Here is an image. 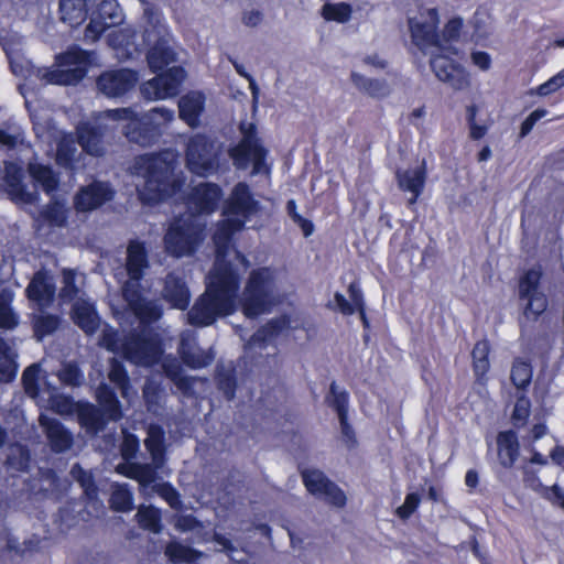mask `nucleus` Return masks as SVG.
Returning a JSON list of instances; mask_svg holds the SVG:
<instances>
[{
	"mask_svg": "<svg viewBox=\"0 0 564 564\" xmlns=\"http://www.w3.org/2000/svg\"><path fill=\"white\" fill-rule=\"evenodd\" d=\"M245 220L229 219L217 236V258L205 281V291L196 299L187 313L188 324L207 327L219 318L235 314L238 310L246 318L256 319L272 312L276 305L275 276L269 267L252 269L239 294L241 275L239 270L223 254L220 240L225 245L234 229H241Z\"/></svg>",
	"mask_w": 564,
	"mask_h": 564,
	"instance_id": "1",
	"label": "nucleus"
},
{
	"mask_svg": "<svg viewBox=\"0 0 564 564\" xmlns=\"http://www.w3.org/2000/svg\"><path fill=\"white\" fill-rule=\"evenodd\" d=\"M144 184L138 196L142 204L154 206L178 194L185 185L182 173L176 174V155L163 150L141 155L137 162Z\"/></svg>",
	"mask_w": 564,
	"mask_h": 564,
	"instance_id": "2",
	"label": "nucleus"
},
{
	"mask_svg": "<svg viewBox=\"0 0 564 564\" xmlns=\"http://www.w3.org/2000/svg\"><path fill=\"white\" fill-rule=\"evenodd\" d=\"M107 118L113 121H124L122 133L129 142L141 147H151L161 135L160 123L173 120L174 111L164 107H155L148 113L139 116L132 108H116L107 110Z\"/></svg>",
	"mask_w": 564,
	"mask_h": 564,
	"instance_id": "3",
	"label": "nucleus"
},
{
	"mask_svg": "<svg viewBox=\"0 0 564 564\" xmlns=\"http://www.w3.org/2000/svg\"><path fill=\"white\" fill-rule=\"evenodd\" d=\"M205 230L206 225L193 214L174 216L163 236L164 251L175 259L194 256L205 239Z\"/></svg>",
	"mask_w": 564,
	"mask_h": 564,
	"instance_id": "4",
	"label": "nucleus"
},
{
	"mask_svg": "<svg viewBox=\"0 0 564 564\" xmlns=\"http://www.w3.org/2000/svg\"><path fill=\"white\" fill-rule=\"evenodd\" d=\"M543 270L540 265L523 270L517 280V299L521 308L520 325L543 319L550 301L542 288Z\"/></svg>",
	"mask_w": 564,
	"mask_h": 564,
	"instance_id": "5",
	"label": "nucleus"
},
{
	"mask_svg": "<svg viewBox=\"0 0 564 564\" xmlns=\"http://www.w3.org/2000/svg\"><path fill=\"white\" fill-rule=\"evenodd\" d=\"M144 446L150 453L152 463H120L117 471L132 480H135L140 488L147 489L158 479V469L165 462V436L160 425H151Z\"/></svg>",
	"mask_w": 564,
	"mask_h": 564,
	"instance_id": "6",
	"label": "nucleus"
},
{
	"mask_svg": "<svg viewBox=\"0 0 564 564\" xmlns=\"http://www.w3.org/2000/svg\"><path fill=\"white\" fill-rule=\"evenodd\" d=\"M241 139L228 151L234 165L237 169H246L252 164V175L269 173L267 164L268 150L258 135V129L253 122H241L239 124Z\"/></svg>",
	"mask_w": 564,
	"mask_h": 564,
	"instance_id": "7",
	"label": "nucleus"
},
{
	"mask_svg": "<svg viewBox=\"0 0 564 564\" xmlns=\"http://www.w3.org/2000/svg\"><path fill=\"white\" fill-rule=\"evenodd\" d=\"M122 356L138 366L156 365L164 352L163 341L153 329L133 330L121 344Z\"/></svg>",
	"mask_w": 564,
	"mask_h": 564,
	"instance_id": "8",
	"label": "nucleus"
},
{
	"mask_svg": "<svg viewBox=\"0 0 564 564\" xmlns=\"http://www.w3.org/2000/svg\"><path fill=\"white\" fill-rule=\"evenodd\" d=\"M59 68L46 74L48 83L55 85H76L87 75L90 65V53L79 46H73L56 55Z\"/></svg>",
	"mask_w": 564,
	"mask_h": 564,
	"instance_id": "9",
	"label": "nucleus"
},
{
	"mask_svg": "<svg viewBox=\"0 0 564 564\" xmlns=\"http://www.w3.org/2000/svg\"><path fill=\"white\" fill-rule=\"evenodd\" d=\"M185 163L188 171L197 176L215 172L218 165L215 140L205 133L192 135L186 143Z\"/></svg>",
	"mask_w": 564,
	"mask_h": 564,
	"instance_id": "10",
	"label": "nucleus"
},
{
	"mask_svg": "<svg viewBox=\"0 0 564 564\" xmlns=\"http://www.w3.org/2000/svg\"><path fill=\"white\" fill-rule=\"evenodd\" d=\"M300 475L306 490L316 498H323L330 506L343 508L347 503L344 490L330 480L322 470L304 468Z\"/></svg>",
	"mask_w": 564,
	"mask_h": 564,
	"instance_id": "11",
	"label": "nucleus"
},
{
	"mask_svg": "<svg viewBox=\"0 0 564 564\" xmlns=\"http://www.w3.org/2000/svg\"><path fill=\"white\" fill-rule=\"evenodd\" d=\"M124 21V14L117 0H102L97 4L85 29V37L98 41L110 28L118 26Z\"/></svg>",
	"mask_w": 564,
	"mask_h": 564,
	"instance_id": "12",
	"label": "nucleus"
},
{
	"mask_svg": "<svg viewBox=\"0 0 564 564\" xmlns=\"http://www.w3.org/2000/svg\"><path fill=\"white\" fill-rule=\"evenodd\" d=\"M424 20L410 18L408 21L412 43L420 50L441 47L438 33L440 13L437 8H430L421 13Z\"/></svg>",
	"mask_w": 564,
	"mask_h": 564,
	"instance_id": "13",
	"label": "nucleus"
},
{
	"mask_svg": "<svg viewBox=\"0 0 564 564\" xmlns=\"http://www.w3.org/2000/svg\"><path fill=\"white\" fill-rule=\"evenodd\" d=\"M139 82L137 70L117 68L102 72L96 79L98 90L109 98H119L134 89Z\"/></svg>",
	"mask_w": 564,
	"mask_h": 564,
	"instance_id": "14",
	"label": "nucleus"
},
{
	"mask_svg": "<svg viewBox=\"0 0 564 564\" xmlns=\"http://www.w3.org/2000/svg\"><path fill=\"white\" fill-rule=\"evenodd\" d=\"M155 74V77L143 83L141 87L142 95L151 100L175 96L185 78V70L182 66H173Z\"/></svg>",
	"mask_w": 564,
	"mask_h": 564,
	"instance_id": "15",
	"label": "nucleus"
},
{
	"mask_svg": "<svg viewBox=\"0 0 564 564\" xmlns=\"http://www.w3.org/2000/svg\"><path fill=\"white\" fill-rule=\"evenodd\" d=\"M430 66L436 78L454 90H465L470 86V75L466 68L444 54H435L430 59Z\"/></svg>",
	"mask_w": 564,
	"mask_h": 564,
	"instance_id": "16",
	"label": "nucleus"
},
{
	"mask_svg": "<svg viewBox=\"0 0 564 564\" xmlns=\"http://www.w3.org/2000/svg\"><path fill=\"white\" fill-rule=\"evenodd\" d=\"M221 197L223 189L218 184L203 182L191 188L184 202L193 215H209L218 208Z\"/></svg>",
	"mask_w": 564,
	"mask_h": 564,
	"instance_id": "17",
	"label": "nucleus"
},
{
	"mask_svg": "<svg viewBox=\"0 0 564 564\" xmlns=\"http://www.w3.org/2000/svg\"><path fill=\"white\" fill-rule=\"evenodd\" d=\"M62 404L67 412L75 406L77 421L88 435L97 436L109 423L102 410L88 401L74 402L72 398L65 397Z\"/></svg>",
	"mask_w": 564,
	"mask_h": 564,
	"instance_id": "18",
	"label": "nucleus"
},
{
	"mask_svg": "<svg viewBox=\"0 0 564 564\" xmlns=\"http://www.w3.org/2000/svg\"><path fill=\"white\" fill-rule=\"evenodd\" d=\"M116 192L108 182L93 181L82 186L74 196V207L79 213L98 209L115 198Z\"/></svg>",
	"mask_w": 564,
	"mask_h": 564,
	"instance_id": "19",
	"label": "nucleus"
},
{
	"mask_svg": "<svg viewBox=\"0 0 564 564\" xmlns=\"http://www.w3.org/2000/svg\"><path fill=\"white\" fill-rule=\"evenodd\" d=\"M326 403L332 406L339 420L341 434L348 448H355L358 444L356 433L348 422L349 394L346 390H338V386L333 381L329 386V393L325 398Z\"/></svg>",
	"mask_w": 564,
	"mask_h": 564,
	"instance_id": "20",
	"label": "nucleus"
},
{
	"mask_svg": "<svg viewBox=\"0 0 564 564\" xmlns=\"http://www.w3.org/2000/svg\"><path fill=\"white\" fill-rule=\"evenodd\" d=\"M347 292L350 297V302L340 292H335L334 294V302L336 303L338 311L346 316L358 313L362 327L365 329H369L370 321L367 316L365 296L359 281L354 280L350 282Z\"/></svg>",
	"mask_w": 564,
	"mask_h": 564,
	"instance_id": "21",
	"label": "nucleus"
},
{
	"mask_svg": "<svg viewBox=\"0 0 564 564\" xmlns=\"http://www.w3.org/2000/svg\"><path fill=\"white\" fill-rule=\"evenodd\" d=\"M23 177L22 167L15 163H9L3 176L4 189L13 203L33 204L37 200V194L26 189Z\"/></svg>",
	"mask_w": 564,
	"mask_h": 564,
	"instance_id": "22",
	"label": "nucleus"
},
{
	"mask_svg": "<svg viewBox=\"0 0 564 564\" xmlns=\"http://www.w3.org/2000/svg\"><path fill=\"white\" fill-rule=\"evenodd\" d=\"M259 209L260 203L253 198L249 185L243 182L238 183L234 187L225 206L227 214L241 216L243 218H249L251 215L258 213Z\"/></svg>",
	"mask_w": 564,
	"mask_h": 564,
	"instance_id": "23",
	"label": "nucleus"
},
{
	"mask_svg": "<svg viewBox=\"0 0 564 564\" xmlns=\"http://www.w3.org/2000/svg\"><path fill=\"white\" fill-rule=\"evenodd\" d=\"M149 268V251L147 243L138 238L130 239L126 251V271L128 278L142 280Z\"/></svg>",
	"mask_w": 564,
	"mask_h": 564,
	"instance_id": "24",
	"label": "nucleus"
},
{
	"mask_svg": "<svg viewBox=\"0 0 564 564\" xmlns=\"http://www.w3.org/2000/svg\"><path fill=\"white\" fill-rule=\"evenodd\" d=\"M56 286L52 276L44 269L33 274L25 289L26 297L41 306L50 305L55 297Z\"/></svg>",
	"mask_w": 564,
	"mask_h": 564,
	"instance_id": "25",
	"label": "nucleus"
},
{
	"mask_svg": "<svg viewBox=\"0 0 564 564\" xmlns=\"http://www.w3.org/2000/svg\"><path fill=\"white\" fill-rule=\"evenodd\" d=\"M40 424L43 427L51 449L54 453H64L72 447L74 443L73 434L59 420L41 416Z\"/></svg>",
	"mask_w": 564,
	"mask_h": 564,
	"instance_id": "26",
	"label": "nucleus"
},
{
	"mask_svg": "<svg viewBox=\"0 0 564 564\" xmlns=\"http://www.w3.org/2000/svg\"><path fill=\"white\" fill-rule=\"evenodd\" d=\"M162 296L171 307L182 311L188 307L191 301V292L186 282L172 272L164 279Z\"/></svg>",
	"mask_w": 564,
	"mask_h": 564,
	"instance_id": "27",
	"label": "nucleus"
},
{
	"mask_svg": "<svg viewBox=\"0 0 564 564\" xmlns=\"http://www.w3.org/2000/svg\"><path fill=\"white\" fill-rule=\"evenodd\" d=\"M499 464L505 469H511L520 456V444L513 430L500 431L496 437Z\"/></svg>",
	"mask_w": 564,
	"mask_h": 564,
	"instance_id": "28",
	"label": "nucleus"
},
{
	"mask_svg": "<svg viewBox=\"0 0 564 564\" xmlns=\"http://www.w3.org/2000/svg\"><path fill=\"white\" fill-rule=\"evenodd\" d=\"M397 180L399 188L403 192H409L412 195L408 199V206L414 205L425 187L426 167L423 164L413 170L398 172Z\"/></svg>",
	"mask_w": 564,
	"mask_h": 564,
	"instance_id": "29",
	"label": "nucleus"
},
{
	"mask_svg": "<svg viewBox=\"0 0 564 564\" xmlns=\"http://www.w3.org/2000/svg\"><path fill=\"white\" fill-rule=\"evenodd\" d=\"M98 408L102 410L109 422H119L123 417L122 404L109 384L100 382L95 392Z\"/></svg>",
	"mask_w": 564,
	"mask_h": 564,
	"instance_id": "30",
	"label": "nucleus"
},
{
	"mask_svg": "<svg viewBox=\"0 0 564 564\" xmlns=\"http://www.w3.org/2000/svg\"><path fill=\"white\" fill-rule=\"evenodd\" d=\"M178 356L182 362L191 369H202L209 366L215 355L212 350H203L195 347L187 338H182L177 348Z\"/></svg>",
	"mask_w": 564,
	"mask_h": 564,
	"instance_id": "31",
	"label": "nucleus"
},
{
	"mask_svg": "<svg viewBox=\"0 0 564 564\" xmlns=\"http://www.w3.org/2000/svg\"><path fill=\"white\" fill-rule=\"evenodd\" d=\"M205 108V96L202 93H188L178 101V116L191 128L199 124Z\"/></svg>",
	"mask_w": 564,
	"mask_h": 564,
	"instance_id": "32",
	"label": "nucleus"
},
{
	"mask_svg": "<svg viewBox=\"0 0 564 564\" xmlns=\"http://www.w3.org/2000/svg\"><path fill=\"white\" fill-rule=\"evenodd\" d=\"M490 343L484 338L474 345L471 350V366L475 375V382L485 387L488 382V372L490 370Z\"/></svg>",
	"mask_w": 564,
	"mask_h": 564,
	"instance_id": "33",
	"label": "nucleus"
},
{
	"mask_svg": "<svg viewBox=\"0 0 564 564\" xmlns=\"http://www.w3.org/2000/svg\"><path fill=\"white\" fill-rule=\"evenodd\" d=\"M73 322L87 335L97 332L100 325V318L94 304L83 301L77 302L72 307Z\"/></svg>",
	"mask_w": 564,
	"mask_h": 564,
	"instance_id": "34",
	"label": "nucleus"
},
{
	"mask_svg": "<svg viewBox=\"0 0 564 564\" xmlns=\"http://www.w3.org/2000/svg\"><path fill=\"white\" fill-rule=\"evenodd\" d=\"M77 141L82 149L95 156L104 154V133L100 127L86 123L77 129Z\"/></svg>",
	"mask_w": 564,
	"mask_h": 564,
	"instance_id": "35",
	"label": "nucleus"
},
{
	"mask_svg": "<svg viewBox=\"0 0 564 564\" xmlns=\"http://www.w3.org/2000/svg\"><path fill=\"white\" fill-rule=\"evenodd\" d=\"M175 61V53L164 39H159L147 53V62L152 73L164 70Z\"/></svg>",
	"mask_w": 564,
	"mask_h": 564,
	"instance_id": "36",
	"label": "nucleus"
},
{
	"mask_svg": "<svg viewBox=\"0 0 564 564\" xmlns=\"http://www.w3.org/2000/svg\"><path fill=\"white\" fill-rule=\"evenodd\" d=\"M28 172L32 181L41 185L46 194H52L57 189L59 177L52 166L42 163H30Z\"/></svg>",
	"mask_w": 564,
	"mask_h": 564,
	"instance_id": "37",
	"label": "nucleus"
},
{
	"mask_svg": "<svg viewBox=\"0 0 564 564\" xmlns=\"http://www.w3.org/2000/svg\"><path fill=\"white\" fill-rule=\"evenodd\" d=\"M88 0H59L61 20L70 26H78L88 17Z\"/></svg>",
	"mask_w": 564,
	"mask_h": 564,
	"instance_id": "38",
	"label": "nucleus"
},
{
	"mask_svg": "<svg viewBox=\"0 0 564 564\" xmlns=\"http://www.w3.org/2000/svg\"><path fill=\"white\" fill-rule=\"evenodd\" d=\"M350 79L359 90L372 98L381 99L390 95V87L384 79L368 78L356 72L351 73Z\"/></svg>",
	"mask_w": 564,
	"mask_h": 564,
	"instance_id": "39",
	"label": "nucleus"
},
{
	"mask_svg": "<svg viewBox=\"0 0 564 564\" xmlns=\"http://www.w3.org/2000/svg\"><path fill=\"white\" fill-rule=\"evenodd\" d=\"M289 324L290 318L285 315L271 318L253 333L251 341L263 346L270 339L278 337L285 328L289 327Z\"/></svg>",
	"mask_w": 564,
	"mask_h": 564,
	"instance_id": "40",
	"label": "nucleus"
},
{
	"mask_svg": "<svg viewBox=\"0 0 564 564\" xmlns=\"http://www.w3.org/2000/svg\"><path fill=\"white\" fill-rule=\"evenodd\" d=\"M164 553L169 561L174 564H193L203 556L202 551L184 545L178 541L169 542L165 546Z\"/></svg>",
	"mask_w": 564,
	"mask_h": 564,
	"instance_id": "41",
	"label": "nucleus"
},
{
	"mask_svg": "<svg viewBox=\"0 0 564 564\" xmlns=\"http://www.w3.org/2000/svg\"><path fill=\"white\" fill-rule=\"evenodd\" d=\"M135 520L143 530H148L154 534L162 532L163 524L161 510L152 505L140 506L135 513Z\"/></svg>",
	"mask_w": 564,
	"mask_h": 564,
	"instance_id": "42",
	"label": "nucleus"
},
{
	"mask_svg": "<svg viewBox=\"0 0 564 564\" xmlns=\"http://www.w3.org/2000/svg\"><path fill=\"white\" fill-rule=\"evenodd\" d=\"M41 225L46 224L52 227H64L67 223V213L59 200H53L45 205L35 219Z\"/></svg>",
	"mask_w": 564,
	"mask_h": 564,
	"instance_id": "43",
	"label": "nucleus"
},
{
	"mask_svg": "<svg viewBox=\"0 0 564 564\" xmlns=\"http://www.w3.org/2000/svg\"><path fill=\"white\" fill-rule=\"evenodd\" d=\"M108 379L120 390L123 398L129 395V391L131 389L130 377L123 362L117 358H111L109 360Z\"/></svg>",
	"mask_w": 564,
	"mask_h": 564,
	"instance_id": "44",
	"label": "nucleus"
},
{
	"mask_svg": "<svg viewBox=\"0 0 564 564\" xmlns=\"http://www.w3.org/2000/svg\"><path fill=\"white\" fill-rule=\"evenodd\" d=\"M61 322V317L56 314L45 313L34 316L32 322L34 337L42 340L53 334L59 327Z\"/></svg>",
	"mask_w": 564,
	"mask_h": 564,
	"instance_id": "45",
	"label": "nucleus"
},
{
	"mask_svg": "<svg viewBox=\"0 0 564 564\" xmlns=\"http://www.w3.org/2000/svg\"><path fill=\"white\" fill-rule=\"evenodd\" d=\"M18 366L8 343L0 337V382H11L17 376Z\"/></svg>",
	"mask_w": 564,
	"mask_h": 564,
	"instance_id": "46",
	"label": "nucleus"
},
{
	"mask_svg": "<svg viewBox=\"0 0 564 564\" xmlns=\"http://www.w3.org/2000/svg\"><path fill=\"white\" fill-rule=\"evenodd\" d=\"M532 366L528 360L517 358L511 368L510 379L517 389L525 390L532 381Z\"/></svg>",
	"mask_w": 564,
	"mask_h": 564,
	"instance_id": "47",
	"label": "nucleus"
},
{
	"mask_svg": "<svg viewBox=\"0 0 564 564\" xmlns=\"http://www.w3.org/2000/svg\"><path fill=\"white\" fill-rule=\"evenodd\" d=\"M215 379L217 389L224 394L225 399L227 401L234 400L238 388L236 370L234 368L217 370Z\"/></svg>",
	"mask_w": 564,
	"mask_h": 564,
	"instance_id": "48",
	"label": "nucleus"
},
{
	"mask_svg": "<svg viewBox=\"0 0 564 564\" xmlns=\"http://www.w3.org/2000/svg\"><path fill=\"white\" fill-rule=\"evenodd\" d=\"M321 14L326 21L346 23L351 18L352 7L347 2H327L322 7Z\"/></svg>",
	"mask_w": 564,
	"mask_h": 564,
	"instance_id": "49",
	"label": "nucleus"
},
{
	"mask_svg": "<svg viewBox=\"0 0 564 564\" xmlns=\"http://www.w3.org/2000/svg\"><path fill=\"white\" fill-rule=\"evenodd\" d=\"M152 490L158 494L172 509L182 511L184 503L178 490L170 482L163 481L160 484H151Z\"/></svg>",
	"mask_w": 564,
	"mask_h": 564,
	"instance_id": "50",
	"label": "nucleus"
},
{
	"mask_svg": "<svg viewBox=\"0 0 564 564\" xmlns=\"http://www.w3.org/2000/svg\"><path fill=\"white\" fill-rule=\"evenodd\" d=\"M110 508L118 512H129L134 508L133 495L127 485L115 489L109 499Z\"/></svg>",
	"mask_w": 564,
	"mask_h": 564,
	"instance_id": "51",
	"label": "nucleus"
},
{
	"mask_svg": "<svg viewBox=\"0 0 564 564\" xmlns=\"http://www.w3.org/2000/svg\"><path fill=\"white\" fill-rule=\"evenodd\" d=\"M478 112V106L475 104H471L466 107V122L469 129V138L474 141L481 140L486 137V134L489 131L490 124L484 123L479 124L477 123L476 117Z\"/></svg>",
	"mask_w": 564,
	"mask_h": 564,
	"instance_id": "52",
	"label": "nucleus"
},
{
	"mask_svg": "<svg viewBox=\"0 0 564 564\" xmlns=\"http://www.w3.org/2000/svg\"><path fill=\"white\" fill-rule=\"evenodd\" d=\"M122 297L128 307L132 310L134 306H143L141 303L144 300L141 289V280L128 279L122 288Z\"/></svg>",
	"mask_w": 564,
	"mask_h": 564,
	"instance_id": "53",
	"label": "nucleus"
},
{
	"mask_svg": "<svg viewBox=\"0 0 564 564\" xmlns=\"http://www.w3.org/2000/svg\"><path fill=\"white\" fill-rule=\"evenodd\" d=\"M11 299L4 295L0 296V328L14 329L19 325V317L10 305Z\"/></svg>",
	"mask_w": 564,
	"mask_h": 564,
	"instance_id": "54",
	"label": "nucleus"
},
{
	"mask_svg": "<svg viewBox=\"0 0 564 564\" xmlns=\"http://www.w3.org/2000/svg\"><path fill=\"white\" fill-rule=\"evenodd\" d=\"M58 379L63 384L79 387L84 381V375L75 362L66 364L58 372Z\"/></svg>",
	"mask_w": 564,
	"mask_h": 564,
	"instance_id": "55",
	"label": "nucleus"
},
{
	"mask_svg": "<svg viewBox=\"0 0 564 564\" xmlns=\"http://www.w3.org/2000/svg\"><path fill=\"white\" fill-rule=\"evenodd\" d=\"M70 473L87 496L90 497L97 494V486L93 475L85 470L78 463L72 467Z\"/></svg>",
	"mask_w": 564,
	"mask_h": 564,
	"instance_id": "56",
	"label": "nucleus"
},
{
	"mask_svg": "<svg viewBox=\"0 0 564 564\" xmlns=\"http://www.w3.org/2000/svg\"><path fill=\"white\" fill-rule=\"evenodd\" d=\"M140 448L139 437L130 432H124L122 443L120 445V455L124 463H132Z\"/></svg>",
	"mask_w": 564,
	"mask_h": 564,
	"instance_id": "57",
	"label": "nucleus"
},
{
	"mask_svg": "<svg viewBox=\"0 0 564 564\" xmlns=\"http://www.w3.org/2000/svg\"><path fill=\"white\" fill-rule=\"evenodd\" d=\"M464 28V20L459 15L451 18L442 30L441 41L446 43L457 42Z\"/></svg>",
	"mask_w": 564,
	"mask_h": 564,
	"instance_id": "58",
	"label": "nucleus"
},
{
	"mask_svg": "<svg viewBox=\"0 0 564 564\" xmlns=\"http://www.w3.org/2000/svg\"><path fill=\"white\" fill-rule=\"evenodd\" d=\"M39 373L40 366L37 364H32L23 370L22 384L28 394L36 395L39 393Z\"/></svg>",
	"mask_w": 564,
	"mask_h": 564,
	"instance_id": "59",
	"label": "nucleus"
},
{
	"mask_svg": "<svg viewBox=\"0 0 564 564\" xmlns=\"http://www.w3.org/2000/svg\"><path fill=\"white\" fill-rule=\"evenodd\" d=\"M420 502V495L417 492H410L405 496L403 505L395 509V514L401 520H408L417 510Z\"/></svg>",
	"mask_w": 564,
	"mask_h": 564,
	"instance_id": "60",
	"label": "nucleus"
},
{
	"mask_svg": "<svg viewBox=\"0 0 564 564\" xmlns=\"http://www.w3.org/2000/svg\"><path fill=\"white\" fill-rule=\"evenodd\" d=\"M530 400L524 395L518 398L513 408L511 420L514 425H523L530 416Z\"/></svg>",
	"mask_w": 564,
	"mask_h": 564,
	"instance_id": "61",
	"label": "nucleus"
},
{
	"mask_svg": "<svg viewBox=\"0 0 564 564\" xmlns=\"http://www.w3.org/2000/svg\"><path fill=\"white\" fill-rule=\"evenodd\" d=\"M120 337L119 332L110 326L104 328L100 336V345L104 346L108 351L118 352L121 350L119 345Z\"/></svg>",
	"mask_w": 564,
	"mask_h": 564,
	"instance_id": "62",
	"label": "nucleus"
},
{
	"mask_svg": "<svg viewBox=\"0 0 564 564\" xmlns=\"http://www.w3.org/2000/svg\"><path fill=\"white\" fill-rule=\"evenodd\" d=\"M174 528L180 532H189L203 528V523L194 514H176Z\"/></svg>",
	"mask_w": 564,
	"mask_h": 564,
	"instance_id": "63",
	"label": "nucleus"
},
{
	"mask_svg": "<svg viewBox=\"0 0 564 564\" xmlns=\"http://www.w3.org/2000/svg\"><path fill=\"white\" fill-rule=\"evenodd\" d=\"M547 115V110L543 108H538L533 110L521 123L520 126V138L527 137L532 129L534 128L535 123L544 118Z\"/></svg>",
	"mask_w": 564,
	"mask_h": 564,
	"instance_id": "64",
	"label": "nucleus"
}]
</instances>
